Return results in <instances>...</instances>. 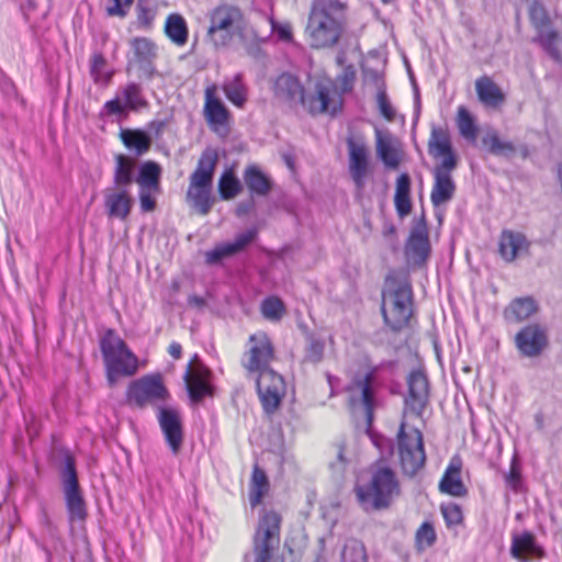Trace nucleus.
Masks as SVG:
<instances>
[{"instance_id":"obj_31","label":"nucleus","mask_w":562,"mask_h":562,"mask_svg":"<svg viewBox=\"0 0 562 562\" xmlns=\"http://www.w3.org/2000/svg\"><path fill=\"white\" fill-rule=\"evenodd\" d=\"M270 491V482L263 469L257 463L252 467L249 481V504L251 508L259 506Z\"/></svg>"},{"instance_id":"obj_13","label":"nucleus","mask_w":562,"mask_h":562,"mask_svg":"<svg viewBox=\"0 0 562 562\" xmlns=\"http://www.w3.org/2000/svg\"><path fill=\"white\" fill-rule=\"evenodd\" d=\"M203 116L214 134L223 138L229 135L232 113L217 97V87L214 83L204 90Z\"/></svg>"},{"instance_id":"obj_41","label":"nucleus","mask_w":562,"mask_h":562,"mask_svg":"<svg viewBox=\"0 0 562 562\" xmlns=\"http://www.w3.org/2000/svg\"><path fill=\"white\" fill-rule=\"evenodd\" d=\"M227 100L236 108L243 109L248 99V89L243 80V75L237 74L232 80L222 87Z\"/></svg>"},{"instance_id":"obj_1","label":"nucleus","mask_w":562,"mask_h":562,"mask_svg":"<svg viewBox=\"0 0 562 562\" xmlns=\"http://www.w3.org/2000/svg\"><path fill=\"white\" fill-rule=\"evenodd\" d=\"M272 93L278 102L289 106L301 104L312 115L336 114L341 109V97L331 81H317L315 93L307 97L295 75L282 72L273 81Z\"/></svg>"},{"instance_id":"obj_10","label":"nucleus","mask_w":562,"mask_h":562,"mask_svg":"<svg viewBox=\"0 0 562 562\" xmlns=\"http://www.w3.org/2000/svg\"><path fill=\"white\" fill-rule=\"evenodd\" d=\"M277 358L276 347L271 337L265 330L249 335L240 357V366L247 375H254L271 368Z\"/></svg>"},{"instance_id":"obj_2","label":"nucleus","mask_w":562,"mask_h":562,"mask_svg":"<svg viewBox=\"0 0 562 562\" xmlns=\"http://www.w3.org/2000/svg\"><path fill=\"white\" fill-rule=\"evenodd\" d=\"M345 10V4L338 0L313 2L305 29L312 48H331L339 43L346 29Z\"/></svg>"},{"instance_id":"obj_54","label":"nucleus","mask_w":562,"mask_h":562,"mask_svg":"<svg viewBox=\"0 0 562 562\" xmlns=\"http://www.w3.org/2000/svg\"><path fill=\"white\" fill-rule=\"evenodd\" d=\"M134 0H110L106 13L109 16L125 18Z\"/></svg>"},{"instance_id":"obj_55","label":"nucleus","mask_w":562,"mask_h":562,"mask_svg":"<svg viewBox=\"0 0 562 562\" xmlns=\"http://www.w3.org/2000/svg\"><path fill=\"white\" fill-rule=\"evenodd\" d=\"M153 190L139 189V206L142 212L149 213L156 209V198Z\"/></svg>"},{"instance_id":"obj_52","label":"nucleus","mask_w":562,"mask_h":562,"mask_svg":"<svg viewBox=\"0 0 562 562\" xmlns=\"http://www.w3.org/2000/svg\"><path fill=\"white\" fill-rule=\"evenodd\" d=\"M376 103L380 114L389 122L395 119V110L390 102L386 91L380 89L376 93Z\"/></svg>"},{"instance_id":"obj_12","label":"nucleus","mask_w":562,"mask_h":562,"mask_svg":"<svg viewBox=\"0 0 562 562\" xmlns=\"http://www.w3.org/2000/svg\"><path fill=\"white\" fill-rule=\"evenodd\" d=\"M211 379V369L200 359L199 355H193L183 375L188 395L192 403H200L205 397L214 396L215 390Z\"/></svg>"},{"instance_id":"obj_14","label":"nucleus","mask_w":562,"mask_h":562,"mask_svg":"<svg viewBox=\"0 0 562 562\" xmlns=\"http://www.w3.org/2000/svg\"><path fill=\"white\" fill-rule=\"evenodd\" d=\"M413 291L408 282L398 283L392 292V302L389 310L382 307L384 322L393 331H401L409 324L413 315Z\"/></svg>"},{"instance_id":"obj_16","label":"nucleus","mask_w":562,"mask_h":562,"mask_svg":"<svg viewBox=\"0 0 562 562\" xmlns=\"http://www.w3.org/2000/svg\"><path fill=\"white\" fill-rule=\"evenodd\" d=\"M65 469L63 474L64 493L66 507L70 520L83 521L87 517L86 502L80 491L76 470L75 458L67 453L65 456Z\"/></svg>"},{"instance_id":"obj_62","label":"nucleus","mask_w":562,"mask_h":562,"mask_svg":"<svg viewBox=\"0 0 562 562\" xmlns=\"http://www.w3.org/2000/svg\"><path fill=\"white\" fill-rule=\"evenodd\" d=\"M171 288H172V290H173L175 292H177V291H179V289H180V283H179L178 281H173V282L171 283Z\"/></svg>"},{"instance_id":"obj_25","label":"nucleus","mask_w":562,"mask_h":562,"mask_svg":"<svg viewBox=\"0 0 562 562\" xmlns=\"http://www.w3.org/2000/svg\"><path fill=\"white\" fill-rule=\"evenodd\" d=\"M376 371V367H371L363 376L356 375L348 386L350 392H358L360 394V401L369 423L372 422L375 407L373 383L375 381Z\"/></svg>"},{"instance_id":"obj_11","label":"nucleus","mask_w":562,"mask_h":562,"mask_svg":"<svg viewBox=\"0 0 562 562\" xmlns=\"http://www.w3.org/2000/svg\"><path fill=\"white\" fill-rule=\"evenodd\" d=\"M528 16L537 32L532 42L538 43L552 59L562 64V34L550 29L551 19L544 5L535 0L528 9Z\"/></svg>"},{"instance_id":"obj_20","label":"nucleus","mask_w":562,"mask_h":562,"mask_svg":"<svg viewBox=\"0 0 562 562\" xmlns=\"http://www.w3.org/2000/svg\"><path fill=\"white\" fill-rule=\"evenodd\" d=\"M474 90L477 101L486 110L499 111L507 101L502 87L488 75H482L475 79Z\"/></svg>"},{"instance_id":"obj_57","label":"nucleus","mask_w":562,"mask_h":562,"mask_svg":"<svg viewBox=\"0 0 562 562\" xmlns=\"http://www.w3.org/2000/svg\"><path fill=\"white\" fill-rule=\"evenodd\" d=\"M506 481L514 488L517 486L520 481V472L516 467L512 465L510 471L506 476Z\"/></svg>"},{"instance_id":"obj_60","label":"nucleus","mask_w":562,"mask_h":562,"mask_svg":"<svg viewBox=\"0 0 562 562\" xmlns=\"http://www.w3.org/2000/svg\"><path fill=\"white\" fill-rule=\"evenodd\" d=\"M188 303L191 306L203 307L205 305V300L198 295H191L188 299Z\"/></svg>"},{"instance_id":"obj_38","label":"nucleus","mask_w":562,"mask_h":562,"mask_svg":"<svg viewBox=\"0 0 562 562\" xmlns=\"http://www.w3.org/2000/svg\"><path fill=\"white\" fill-rule=\"evenodd\" d=\"M160 166L153 160L145 161L140 168L136 178V183L139 189L153 190L154 193L160 192Z\"/></svg>"},{"instance_id":"obj_45","label":"nucleus","mask_w":562,"mask_h":562,"mask_svg":"<svg viewBox=\"0 0 562 562\" xmlns=\"http://www.w3.org/2000/svg\"><path fill=\"white\" fill-rule=\"evenodd\" d=\"M414 541L418 552L431 548L437 541L434 524L429 520L423 521L415 532Z\"/></svg>"},{"instance_id":"obj_58","label":"nucleus","mask_w":562,"mask_h":562,"mask_svg":"<svg viewBox=\"0 0 562 562\" xmlns=\"http://www.w3.org/2000/svg\"><path fill=\"white\" fill-rule=\"evenodd\" d=\"M168 353L176 360L180 359L182 357V346L177 341H172L168 346Z\"/></svg>"},{"instance_id":"obj_5","label":"nucleus","mask_w":562,"mask_h":562,"mask_svg":"<svg viewBox=\"0 0 562 562\" xmlns=\"http://www.w3.org/2000/svg\"><path fill=\"white\" fill-rule=\"evenodd\" d=\"M99 344L110 386L115 385L120 378H131L138 372V357L114 329H106Z\"/></svg>"},{"instance_id":"obj_42","label":"nucleus","mask_w":562,"mask_h":562,"mask_svg":"<svg viewBox=\"0 0 562 562\" xmlns=\"http://www.w3.org/2000/svg\"><path fill=\"white\" fill-rule=\"evenodd\" d=\"M261 316L270 322H279L286 314L284 302L277 295H269L260 303Z\"/></svg>"},{"instance_id":"obj_59","label":"nucleus","mask_w":562,"mask_h":562,"mask_svg":"<svg viewBox=\"0 0 562 562\" xmlns=\"http://www.w3.org/2000/svg\"><path fill=\"white\" fill-rule=\"evenodd\" d=\"M277 34H278L280 40H283V41H291L292 40V31H291V27L289 25H280L277 29Z\"/></svg>"},{"instance_id":"obj_22","label":"nucleus","mask_w":562,"mask_h":562,"mask_svg":"<svg viewBox=\"0 0 562 562\" xmlns=\"http://www.w3.org/2000/svg\"><path fill=\"white\" fill-rule=\"evenodd\" d=\"M462 459L454 456L450 459L439 482V491L452 497H465L468 487L462 481Z\"/></svg>"},{"instance_id":"obj_21","label":"nucleus","mask_w":562,"mask_h":562,"mask_svg":"<svg viewBox=\"0 0 562 562\" xmlns=\"http://www.w3.org/2000/svg\"><path fill=\"white\" fill-rule=\"evenodd\" d=\"M282 516L274 509H262L252 542L279 546Z\"/></svg>"},{"instance_id":"obj_34","label":"nucleus","mask_w":562,"mask_h":562,"mask_svg":"<svg viewBox=\"0 0 562 562\" xmlns=\"http://www.w3.org/2000/svg\"><path fill=\"white\" fill-rule=\"evenodd\" d=\"M411 183V177L406 172L401 173L396 179L394 206L400 217H405L412 212Z\"/></svg>"},{"instance_id":"obj_48","label":"nucleus","mask_w":562,"mask_h":562,"mask_svg":"<svg viewBox=\"0 0 562 562\" xmlns=\"http://www.w3.org/2000/svg\"><path fill=\"white\" fill-rule=\"evenodd\" d=\"M106 60L101 53H94L91 57L90 75L94 83H109L111 74L104 71Z\"/></svg>"},{"instance_id":"obj_56","label":"nucleus","mask_w":562,"mask_h":562,"mask_svg":"<svg viewBox=\"0 0 562 562\" xmlns=\"http://www.w3.org/2000/svg\"><path fill=\"white\" fill-rule=\"evenodd\" d=\"M104 108L109 114H121L124 111V106L122 105L119 98L106 101Z\"/></svg>"},{"instance_id":"obj_8","label":"nucleus","mask_w":562,"mask_h":562,"mask_svg":"<svg viewBox=\"0 0 562 562\" xmlns=\"http://www.w3.org/2000/svg\"><path fill=\"white\" fill-rule=\"evenodd\" d=\"M396 453L398 465L405 475L413 476L425 467L426 450L423 432L409 425L405 415L396 434Z\"/></svg>"},{"instance_id":"obj_9","label":"nucleus","mask_w":562,"mask_h":562,"mask_svg":"<svg viewBox=\"0 0 562 562\" xmlns=\"http://www.w3.org/2000/svg\"><path fill=\"white\" fill-rule=\"evenodd\" d=\"M170 397L161 373H149L131 381L125 391V402L130 407L145 409L164 404Z\"/></svg>"},{"instance_id":"obj_36","label":"nucleus","mask_w":562,"mask_h":562,"mask_svg":"<svg viewBox=\"0 0 562 562\" xmlns=\"http://www.w3.org/2000/svg\"><path fill=\"white\" fill-rule=\"evenodd\" d=\"M430 252L428 233L425 227L414 229L408 238L407 254L417 262L425 263Z\"/></svg>"},{"instance_id":"obj_46","label":"nucleus","mask_w":562,"mask_h":562,"mask_svg":"<svg viewBox=\"0 0 562 562\" xmlns=\"http://www.w3.org/2000/svg\"><path fill=\"white\" fill-rule=\"evenodd\" d=\"M241 191L239 180L231 172L222 175L218 182V192L223 200L235 198Z\"/></svg>"},{"instance_id":"obj_51","label":"nucleus","mask_w":562,"mask_h":562,"mask_svg":"<svg viewBox=\"0 0 562 562\" xmlns=\"http://www.w3.org/2000/svg\"><path fill=\"white\" fill-rule=\"evenodd\" d=\"M122 93L130 109L135 110L138 105L143 104L140 95V87L135 82L127 83Z\"/></svg>"},{"instance_id":"obj_17","label":"nucleus","mask_w":562,"mask_h":562,"mask_svg":"<svg viewBox=\"0 0 562 562\" xmlns=\"http://www.w3.org/2000/svg\"><path fill=\"white\" fill-rule=\"evenodd\" d=\"M256 375V389L265 413L271 415L281 405L285 393V384L281 374L272 368L262 370Z\"/></svg>"},{"instance_id":"obj_61","label":"nucleus","mask_w":562,"mask_h":562,"mask_svg":"<svg viewBox=\"0 0 562 562\" xmlns=\"http://www.w3.org/2000/svg\"><path fill=\"white\" fill-rule=\"evenodd\" d=\"M247 212H248V206L239 205L238 209H237V214L238 215H244Z\"/></svg>"},{"instance_id":"obj_32","label":"nucleus","mask_w":562,"mask_h":562,"mask_svg":"<svg viewBox=\"0 0 562 562\" xmlns=\"http://www.w3.org/2000/svg\"><path fill=\"white\" fill-rule=\"evenodd\" d=\"M119 138L125 148L133 150L137 156L148 153L151 146L150 136L139 128H122Z\"/></svg>"},{"instance_id":"obj_29","label":"nucleus","mask_w":562,"mask_h":562,"mask_svg":"<svg viewBox=\"0 0 562 562\" xmlns=\"http://www.w3.org/2000/svg\"><path fill=\"white\" fill-rule=\"evenodd\" d=\"M408 395L412 406H416L418 414L425 408L428 395L429 383L424 372L419 370L412 371L407 379Z\"/></svg>"},{"instance_id":"obj_43","label":"nucleus","mask_w":562,"mask_h":562,"mask_svg":"<svg viewBox=\"0 0 562 562\" xmlns=\"http://www.w3.org/2000/svg\"><path fill=\"white\" fill-rule=\"evenodd\" d=\"M340 562H368L364 543L356 538L348 539L341 549Z\"/></svg>"},{"instance_id":"obj_26","label":"nucleus","mask_w":562,"mask_h":562,"mask_svg":"<svg viewBox=\"0 0 562 562\" xmlns=\"http://www.w3.org/2000/svg\"><path fill=\"white\" fill-rule=\"evenodd\" d=\"M134 200L127 189H106L104 206L110 218L126 221L132 212Z\"/></svg>"},{"instance_id":"obj_4","label":"nucleus","mask_w":562,"mask_h":562,"mask_svg":"<svg viewBox=\"0 0 562 562\" xmlns=\"http://www.w3.org/2000/svg\"><path fill=\"white\" fill-rule=\"evenodd\" d=\"M359 503L367 509H387L401 494L395 471L386 464H375L370 470L368 483L355 488Z\"/></svg>"},{"instance_id":"obj_6","label":"nucleus","mask_w":562,"mask_h":562,"mask_svg":"<svg viewBox=\"0 0 562 562\" xmlns=\"http://www.w3.org/2000/svg\"><path fill=\"white\" fill-rule=\"evenodd\" d=\"M218 162L215 148H205L198 160V165L189 178L187 201L200 215H206L213 204L211 196L214 172Z\"/></svg>"},{"instance_id":"obj_39","label":"nucleus","mask_w":562,"mask_h":562,"mask_svg":"<svg viewBox=\"0 0 562 562\" xmlns=\"http://www.w3.org/2000/svg\"><path fill=\"white\" fill-rule=\"evenodd\" d=\"M165 33L176 45L183 46L188 42L189 31L184 18L178 13H171L165 22Z\"/></svg>"},{"instance_id":"obj_53","label":"nucleus","mask_w":562,"mask_h":562,"mask_svg":"<svg viewBox=\"0 0 562 562\" xmlns=\"http://www.w3.org/2000/svg\"><path fill=\"white\" fill-rule=\"evenodd\" d=\"M325 342L318 338H312L306 348V359L311 362H319L324 356Z\"/></svg>"},{"instance_id":"obj_28","label":"nucleus","mask_w":562,"mask_h":562,"mask_svg":"<svg viewBox=\"0 0 562 562\" xmlns=\"http://www.w3.org/2000/svg\"><path fill=\"white\" fill-rule=\"evenodd\" d=\"M526 554H531L538 559L546 555L544 549L537 543L536 536L531 531H524L512 538L510 555L516 560H522Z\"/></svg>"},{"instance_id":"obj_50","label":"nucleus","mask_w":562,"mask_h":562,"mask_svg":"<svg viewBox=\"0 0 562 562\" xmlns=\"http://www.w3.org/2000/svg\"><path fill=\"white\" fill-rule=\"evenodd\" d=\"M279 546L252 542L254 562H276L274 551Z\"/></svg>"},{"instance_id":"obj_47","label":"nucleus","mask_w":562,"mask_h":562,"mask_svg":"<svg viewBox=\"0 0 562 562\" xmlns=\"http://www.w3.org/2000/svg\"><path fill=\"white\" fill-rule=\"evenodd\" d=\"M440 512L447 528L461 526L464 521L462 508L456 503L441 504Z\"/></svg>"},{"instance_id":"obj_27","label":"nucleus","mask_w":562,"mask_h":562,"mask_svg":"<svg viewBox=\"0 0 562 562\" xmlns=\"http://www.w3.org/2000/svg\"><path fill=\"white\" fill-rule=\"evenodd\" d=\"M375 150L386 168L395 170L400 167L403 153L397 139L390 133H383L380 130L375 131Z\"/></svg>"},{"instance_id":"obj_35","label":"nucleus","mask_w":562,"mask_h":562,"mask_svg":"<svg viewBox=\"0 0 562 562\" xmlns=\"http://www.w3.org/2000/svg\"><path fill=\"white\" fill-rule=\"evenodd\" d=\"M244 181L252 195L266 196L272 190V181L257 166H249L244 171Z\"/></svg>"},{"instance_id":"obj_30","label":"nucleus","mask_w":562,"mask_h":562,"mask_svg":"<svg viewBox=\"0 0 562 562\" xmlns=\"http://www.w3.org/2000/svg\"><path fill=\"white\" fill-rule=\"evenodd\" d=\"M538 311L537 302L530 297H517L513 300L504 310V318L510 323H521Z\"/></svg>"},{"instance_id":"obj_40","label":"nucleus","mask_w":562,"mask_h":562,"mask_svg":"<svg viewBox=\"0 0 562 562\" xmlns=\"http://www.w3.org/2000/svg\"><path fill=\"white\" fill-rule=\"evenodd\" d=\"M456 125L459 134L467 140L475 143L479 136V126L475 117L464 105H459L456 114Z\"/></svg>"},{"instance_id":"obj_23","label":"nucleus","mask_w":562,"mask_h":562,"mask_svg":"<svg viewBox=\"0 0 562 562\" xmlns=\"http://www.w3.org/2000/svg\"><path fill=\"white\" fill-rule=\"evenodd\" d=\"M258 231L251 228L243 234H239L233 243H225L216 245L213 249L205 252V262L207 265L220 263L224 258L234 256L243 251L249 244L257 237Z\"/></svg>"},{"instance_id":"obj_18","label":"nucleus","mask_w":562,"mask_h":562,"mask_svg":"<svg viewBox=\"0 0 562 562\" xmlns=\"http://www.w3.org/2000/svg\"><path fill=\"white\" fill-rule=\"evenodd\" d=\"M548 344L547 330L540 324L526 325L515 335L516 348L528 358L540 356Z\"/></svg>"},{"instance_id":"obj_49","label":"nucleus","mask_w":562,"mask_h":562,"mask_svg":"<svg viewBox=\"0 0 562 562\" xmlns=\"http://www.w3.org/2000/svg\"><path fill=\"white\" fill-rule=\"evenodd\" d=\"M157 12L154 8L139 3L136 8V25L143 31H150L154 26Z\"/></svg>"},{"instance_id":"obj_15","label":"nucleus","mask_w":562,"mask_h":562,"mask_svg":"<svg viewBox=\"0 0 562 562\" xmlns=\"http://www.w3.org/2000/svg\"><path fill=\"white\" fill-rule=\"evenodd\" d=\"M348 148V170L351 180L359 193H362L366 181L373 173L370 161V151L362 138L348 136L346 139Z\"/></svg>"},{"instance_id":"obj_7","label":"nucleus","mask_w":562,"mask_h":562,"mask_svg":"<svg viewBox=\"0 0 562 562\" xmlns=\"http://www.w3.org/2000/svg\"><path fill=\"white\" fill-rule=\"evenodd\" d=\"M245 15L241 9L232 3H220L209 12L207 41L216 48L228 47L241 33Z\"/></svg>"},{"instance_id":"obj_19","label":"nucleus","mask_w":562,"mask_h":562,"mask_svg":"<svg viewBox=\"0 0 562 562\" xmlns=\"http://www.w3.org/2000/svg\"><path fill=\"white\" fill-rule=\"evenodd\" d=\"M157 418L167 445L173 454H178L183 442V426L179 412L171 407H160Z\"/></svg>"},{"instance_id":"obj_33","label":"nucleus","mask_w":562,"mask_h":562,"mask_svg":"<svg viewBox=\"0 0 562 562\" xmlns=\"http://www.w3.org/2000/svg\"><path fill=\"white\" fill-rule=\"evenodd\" d=\"M113 183L117 189H127L134 182L135 160L124 154L114 156Z\"/></svg>"},{"instance_id":"obj_63","label":"nucleus","mask_w":562,"mask_h":562,"mask_svg":"<svg viewBox=\"0 0 562 562\" xmlns=\"http://www.w3.org/2000/svg\"><path fill=\"white\" fill-rule=\"evenodd\" d=\"M383 4H389L391 2H393L394 0H380Z\"/></svg>"},{"instance_id":"obj_24","label":"nucleus","mask_w":562,"mask_h":562,"mask_svg":"<svg viewBox=\"0 0 562 562\" xmlns=\"http://www.w3.org/2000/svg\"><path fill=\"white\" fill-rule=\"evenodd\" d=\"M530 243L526 235L512 229H503L498 238V254L506 262L515 261L518 256L527 254Z\"/></svg>"},{"instance_id":"obj_37","label":"nucleus","mask_w":562,"mask_h":562,"mask_svg":"<svg viewBox=\"0 0 562 562\" xmlns=\"http://www.w3.org/2000/svg\"><path fill=\"white\" fill-rule=\"evenodd\" d=\"M135 61L142 67H150L158 56L157 45L147 37H135L131 41Z\"/></svg>"},{"instance_id":"obj_3","label":"nucleus","mask_w":562,"mask_h":562,"mask_svg":"<svg viewBox=\"0 0 562 562\" xmlns=\"http://www.w3.org/2000/svg\"><path fill=\"white\" fill-rule=\"evenodd\" d=\"M428 153L435 158H441L434 168V184L430 201L434 206L449 202L456 193L452 172L458 166V157L452 148L449 133L441 127H434L428 139Z\"/></svg>"},{"instance_id":"obj_44","label":"nucleus","mask_w":562,"mask_h":562,"mask_svg":"<svg viewBox=\"0 0 562 562\" xmlns=\"http://www.w3.org/2000/svg\"><path fill=\"white\" fill-rule=\"evenodd\" d=\"M483 144L487 150L495 156L509 157L516 153L512 142L503 140L496 132L488 133L483 138Z\"/></svg>"}]
</instances>
